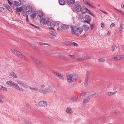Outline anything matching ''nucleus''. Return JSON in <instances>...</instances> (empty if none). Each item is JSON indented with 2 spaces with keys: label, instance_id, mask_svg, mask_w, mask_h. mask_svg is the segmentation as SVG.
I'll list each match as a JSON object with an SVG mask.
<instances>
[{
  "label": "nucleus",
  "instance_id": "obj_1",
  "mask_svg": "<svg viewBox=\"0 0 124 124\" xmlns=\"http://www.w3.org/2000/svg\"><path fill=\"white\" fill-rule=\"evenodd\" d=\"M45 85L42 84L41 88L39 90V92L43 94H45L48 93H52L53 92V90L52 86H49L44 88Z\"/></svg>",
  "mask_w": 124,
  "mask_h": 124
},
{
  "label": "nucleus",
  "instance_id": "obj_2",
  "mask_svg": "<svg viewBox=\"0 0 124 124\" xmlns=\"http://www.w3.org/2000/svg\"><path fill=\"white\" fill-rule=\"evenodd\" d=\"M17 83H15L13 86H14L15 89L19 91L21 93L23 92L24 91V90L21 88L20 87L18 84L22 85L24 88H27L28 86L26 85L22 82L18 81L17 82Z\"/></svg>",
  "mask_w": 124,
  "mask_h": 124
},
{
  "label": "nucleus",
  "instance_id": "obj_3",
  "mask_svg": "<svg viewBox=\"0 0 124 124\" xmlns=\"http://www.w3.org/2000/svg\"><path fill=\"white\" fill-rule=\"evenodd\" d=\"M83 31L82 28L80 27H73L71 28V33L78 36L81 34Z\"/></svg>",
  "mask_w": 124,
  "mask_h": 124
},
{
  "label": "nucleus",
  "instance_id": "obj_4",
  "mask_svg": "<svg viewBox=\"0 0 124 124\" xmlns=\"http://www.w3.org/2000/svg\"><path fill=\"white\" fill-rule=\"evenodd\" d=\"M68 82L69 83L75 82L78 79V76L75 75H69L67 76Z\"/></svg>",
  "mask_w": 124,
  "mask_h": 124
},
{
  "label": "nucleus",
  "instance_id": "obj_5",
  "mask_svg": "<svg viewBox=\"0 0 124 124\" xmlns=\"http://www.w3.org/2000/svg\"><path fill=\"white\" fill-rule=\"evenodd\" d=\"M81 3L79 2H78L75 5V9L76 11L78 12H79L82 10V7Z\"/></svg>",
  "mask_w": 124,
  "mask_h": 124
},
{
  "label": "nucleus",
  "instance_id": "obj_6",
  "mask_svg": "<svg viewBox=\"0 0 124 124\" xmlns=\"http://www.w3.org/2000/svg\"><path fill=\"white\" fill-rule=\"evenodd\" d=\"M11 50L12 53L16 55L20 58H22L23 57V55L22 54L19 52L15 50L13 48L11 49Z\"/></svg>",
  "mask_w": 124,
  "mask_h": 124
},
{
  "label": "nucleus",
  "instance_id": "obj_7",
  "mask_svg": "<svg viewBox=\"0 0 124 124\" xmlns=\"http://www.w3.org/2000/svg\"><path fill=\"white\" fill-rule=\"evenodd\" d=\"M93 97V95H90L85 98L83 100V102L84 104H86Z\"/></svg>",
  "mask_w": 124,
  "mask_h": 124
},
{
  "label": "nucleus",
  "instance_id": "obj_8",
  "mask_svg": "<svg viewBox=\"0 0 124 124\" xmlns=\"http://www.w3.org/2000/svg\"><path fill=\"white\" fill-rule=\"evenodd\" d=\"M85 20L84 21V22H86L90 24V22L91 20L90 16L88 15H87L85 16Z\"/></svg>",
  "mask_w": 124,
  "mask_h": 124
},
{
  "label": "nucleus",
  "instance_id": "obj_9",
  "mask_svg": "<svg viewBox=\"0 0 124 124\" xmlns=\"http://www.w3.org/2000/svg\"><path fill=\"white\" fill-rule=\"evenodd\" d=\"M66 112L69 115H71L73 112L72 109L69 107H67L66 110Z\"/></svg>",
  "mask_w": 124,
  "mask_h": 124
},
{
  "label": "nucleus",
  "instance_id": "obj_10",
  "mask_svg": "<svg viewBox=\"0 0 124 124\" xmlns=\"http://www.w3.org/2000/svg\"><path fill=\"white\" fill-rule=\"evenodd\" d=\"M31 59L32 60L37 64L39 66H41L42 65V64L39 61L36 60L35 58L32 57H31Z\"/></svg>",
  "mask_w": 124,
  "mask_h": 124
},
{
  "label": "nucleus",
  "instance_id": "obj_11",
  "mask_svg": "<svg viewBox=\"0 0 124 124\" xmlns=\"http://www.w3.org/2000/svg\"><path fill=\"white\" fill-rule=\"evenodd\" d=\"M78 96L73 97L70 99L69 101L71 102L76 101L78 99Z\"/></svg>",
  "mask_w": 124,
  "mask_h": 124
},
{
  "label": "nucleus",
  "instance_id": "obj_12",
  "mask_svg": "<svg viewBox=\"0 0 124 124\" xmlns=\"http://www.w3.org/2000/svg\"><path fill=\"white\" fill-rule=\"evenodd\" d=\"M80 11L83 14H84L86 13H88L89 12V10L86 8H82V10Z\"/></svg>",
  "mask_w": 124,
  "mask_h": 124
},
{
  "label": "nucleus",
  "instance_id": "obj_13",
  "mask_svg": "<svg viewBox=\"0 0 124 124\" xmlns=\"http://www.w3.org/2000/svg\"><path fill=\"white\" fill-rule=\"evenodd\" d=\"M39 105L41 106H45L47 105V103L45 101H41L39 102Z\"/></svg>",
  "mask_w": 124,
  "mask_h": 124
},
{
  "label": "nucleus",
  "instance_id": "obj_14",
  "mask_svg": "<svg viewBox=\"0 0 124 124\" xmlns=\"http://www.w3.org/2000/svg\"><path fill=\"white\" fill-rule=\"evenodd\" d=\"M49 23L50 26L51 27H54L55 26L57 25L56 22L52 21L51 22H49Z\"/></svg>",
  "mask_w": 124,
  "mask_h": 124
},
{
  "label": "nucleus",
  "instance_id": "obj_15",
  "mask_svg": "<svg viewBox=\"0 0 124 124\" xmlns=\"http://www.w3.org/2000/svg\"><path fill=\"white\" fill-rule=\"evenodd\" d=\"M62 30H64L67 31H68L69 28V27L68 25L64 24L62 25Z\"/></svg>",
  "mask_w": 124,
  "mask_h": 124
},
{
  "label": "nucleus",
  "instance_id": "obj_16",
  "mask_svg": "<svg viewBox=\"0 0 124 124\" xmlns=\"http://www.w3.org/2000/svg\"><path fill=\"white\" fill-rule=\"evenodd\" d=\"M89 28V26L87 25H83L82 28L85 31H87L88 30Z\"/></svg>",
  "mask_w": 124,
  "mask_h": 124
},
{
  "label": "nucleus",
  "instance_id": "obj_17",
  "mask_svg": "<svg viewBox=\"0 0 124 124\" xmlns=\"http://www.w3.org/2000/svg\"><path fill=\"white\" fill-rule=\"evenodd\" d=\"M22 11L23 12H26L27 7L25 6H23L21 7Z\"/></svg>",
  "mask_w": 124,
  "mask_h": 124
},
{
  "label": "nucleus",
  "instance_id": "obj_18",
  "mask_svg": "<svg viewBox=\"0 0 124 124\" xmlns=\"http://www.w3.org/2000/svg\"><path fill=\"white\" fill-rule=\"evenodd\" d=\"M75 2V0H68L67 4L69 5L73 4Z\"/></svg>",
  "mask_w": 124,
  "mask_h": 124
},
{
  "label": "nucleus",
  "instance_id": "obj_19",
  "mask_svg": "<svg viewBox=\"0 0 124 124\" xmlns=\"http://www.w3.org/2000/svg\"><path fill=\"white\" fill-rule=\"evenodd\" d=\"M6 84L10 86H14L15 82L11 81H8L6 82Z\"/></svg>",
  "mask_w": 124,
  "mask_h": 124
},
{
  "label": "nucleus",
  "instance_id": "obj_20",
  "mask_svg": "<svg viewBox=\"0 0 124 124\" xmlns=\"http://www.w3.org/2000/svg\"><path fill=\"white\" fill-rule=\"evenodd\" d=\"M43 23L46 24H48V23H49V21L46 18L44 19L43 20Z\"/></svg>",
  "mask_w": 124,
  "mask_h": 124
},
{
  "label": "nucleus",
  "instance_id": "obj_21",
  "mask_svg": "<svg viewBox=\"0 0 124 124\" xmlns=\"http://www.w3.org/2000/svg\"><path fill=\"white\" fill-rule=\"evenodd\" d=\"M56 75L58 76V77L61 79H64V78L65 77L63 75H62L58 73H56Z\"/></svg>",
  "mask_w": 124,
  "mask_h": 124
},
{
  "label": "nucleus",
  "instance_id": "obj_22",
  "mask_svg": "<svg viewBox=\"0 0 124 124\" xmlns=\"http://www.w3.org/2000/svg\"><path fill=\"white\" fill-rule=\"evenodd\" d=\"M115 60L118 61V60H120V58L119 56V55L117 56H116L114 57V58H112L111 59V60Z\"/></svg>",
  "mask_w": 124,
  "mask_h": 124
},
{
  "label": "nucleus",
  "instance_id": "obj_23",
  "mask_svg": "<svg viewBox=\"0 0 124 124\" xmlns=\"http://www.w3.org/2000/svg\"><path fill=\"white\" fill-rule=\"evenodd\" d=\"M59 3L60 5H64L66 3V2L64 0H60Z\"/></svg>",
  "mask_w": 124,
  "mask_h": 124
},
{
  "label": "nucleus",
  "instance_id": "obj_24",
  "mask_svg": "<svg viewBox=\"0 0 124 124\" xmlns=\"http://www.w3.org/2000/svg\"><path fill=\"white\" fill-rule=\"evenodd\" d=\"M27 8L26 12H29L32 11V8L31 7H28Z\"/></svg>",
  "mask_w": 124,
  "mask_h": 124
},
{
  "label": "nucleus",
  "instance_id": "obj_25",
  "mask_svg": "<svg viewBox=\"0 0 124 124\" xmlns=\"http://www.w3.org/2000/svg\"><path fill=\"white\" fill-rule=\"evenodd\" d=\"M86 94V93L85 92L82 93L81 94V95L79 96V98H81L84 96H85Z\"/></svg>",
  "mask_w": 124,
  "mask_h": 124
},
{
  "label": "nucleus",
  "instance_id": "obj_26",
  "mask_svg": "<svg viewBox=\"0 0 124 124\" xmlns=\"http://www.w3.org/2000/svg\"><path fill=\"white\" fill-rule=\"evenodd\" d=\"M88 77H86V78L85 79V86H86L88 83Z\"/></svg>",
  "mask_w": 124,
  "mask_h": 124
},
{
  "label": "nucleus",
  "instance_id": "obj_27",
  "mask_svg": "<svg viewBox=\"0 0 124 124\" xmlns=\"http://www.w3.org/2000/svg\"><path fill=\"white\" fill-rule=\"evenodd\" d=\"M0 89L1 90H3V91H8V90L7 88L3 86H1V87L0 88Z\"/></svg>",
  "mask_w": 124,
  "mask_h": 124
},
{
  "label": "nucleus",
  "instance_id": "obj_28",
  "mask_svg": "<svg viewBox=\"0 0 124 124\" xmlns=\"http://www.w3.org/2000/svg\"><path fill=\"white\" fill-rule=\"evenodd\" d=\"M11 76L14 78H17V77L16 75V74L13 72H12L11 73Z\"/></svg>",
  "mask_w": 124,
  "mask_h": 124
},
{
  "label": "nucleus",
  "instance_id": "obj_29",
  "mask_svg": "<svg viewBox=\"0 0 124 124\" xmlns=\"http://www.w3.org/2000/svg\"><path fill=\"white\" fill-rule=\"evenodd\" d=\"M32 14L31 16L32 17L34 18L35 17L36 15V13H35L34 12H32Z\"/></svg>",
  "mask_w": 124,
  "mask_h": 124
},
{
  "label": "nucleus",
  "instance_id": "obj_30",
  "mask_svg": "<svg viewBox=\"0 0 124 124\" xmlns=\"http://www.w3.org/2000/svg\"><path fill=\"white\" fill-rule=\"evenodd\" d=\"M49 33L51 35L53 36H56V33L52 31H50L49 32Z\"/></svg>",
  "mask_w": 124,
  "mask_h": 124
},
{
  "label": "nucleus",
  "instance_id": "obj_31",
  "mask_svg": "<svg viewBox=\"0 0 124 124\" xmlns=\"http://www.w3.org/2000/svg\"><path fill=\"white\" fill-rule=\"evenodd\" d=\"M116 47L114 45H113L112 47V51H114L116 49Z\"/></svg>",
  "mask_w": 124,
  "mask_h": 124
},
{
  "label": "nucleus",
  "instance_id": "obj_32",
  "mask_svg": "<svg viewBox=\"0 0 124 124\" xmlns=\"http://www.w3.org/2000/svg\"><path fill=\"white\" fill-rule=\"evenodd\" d=\"M13 3H14V5L13 6H19V4H18L19 3L17 2L16 1H14Z\"/></svg>",
  "mask_w": 124,
  "mask_h": 124
},
{
  "label": "nucleus",
  "instance_id": "obj_33",
  "mask_svg": "<svg viewBox=\"0 0 124 124\" xmlns=\"http://www.w3.org/2000/svg\"><path fill=\"white\" fill-rule=\"evenodd\" d=\"M115 93H113L111 92H108L107 93V94L108 96H110L113 95Z\"/></svg>",
  "mask_w": 124,
  "mask_h": 124
},
{
  "label": "nucleus",
  "instance_id": "obj_34",
  "mask_svg": "<svg viewBox=\"0 0 124 124\" xmlns=\"http://www.w3.org/2000/svg\"><path fill=\"white\" fill-rule=\"evenodd\" d=\"M57 30L58 31H62V25L61 26H58L57 28Z\"/></svg>",
  "mask_w": 124,
  "mask_h": 124
},
{
  "label": "nucleus",
  "instance_id": "obj_35",
  "mask_svg": "<svg viewBox=\"0 0 124 124\" xmlns=\"http://www.w3.org/2000/svg\"><path fill=\"white\" fill-rule=\"evenodd\" d=\"M83 58V59H84V60L87 59H88L90 58H91V56H86L84 57Z\"/></svg>",
  "mask_w": 124,
  "mask_h": 124
},
{
  "label": "nucleus",
  "instance_id": "obj_36",
  "mask_svg": "<svg viewBox=\"0 0 124 124\" xmlns=\"http://www.w3.org/2000/svg\"><path fill=\"white\" fill-rule=\"evenodd\" d=\"M72 43L68 41L66 42V44L69 46H72Z\"/></svg>",
  "mask_w": 124,
  "mask_h": 124
},
{
  "label": "nucleus",
  "instance_id": "obj_37",
  "mask_svg": "<svg viewBox=\"0 0 124 124\" xmlns=\"http://www.w3.org/2000/svg\"><path fill=\"white\" fill-rule=\"evenodd\" d=\"M83 1L85 4H87L88 6H89V5L90 4L88 2V1L87 0H84Z\"/></svg>",
  "mask_w": 124,
  "mask_h": 124
},
{
  "label": "nucleus",
  "instance_id": "obj_38",
  "mask_svg": "<svg viewBox=\"0 0 124 124\" xmlns=\"http://www.w3.org/2000/svg\"><path fill=\"white\" fill-rule=\"evenodd\" d=\"M106 61L105 60L103 59V58H101L99 59H98V62H104L105 61Z\"/></svg>",
  "mask_w": 124,
  "mask_h": 124
},
{
  "label": "nucleus",
  "instance_id": "obj_39",
  "mask_svg": "<svg viewBox=\"0 0 124 124\" xmlns=\"http://www.w3.org/2000/svg\"><path fill=\"white\" fill-rule=\"evenodd\" d=\"M6 10V9L2 7H0V11L3 12V11L4 10V11L5 10Z\"/></svg>",
  "mask_w": 124,
  "mask_h": 124
},
{
  "label": "nucleus",
  "instance_id": "obj_40",
  "mask_svg": "<svg viewBox=\"0 0 124 124\" xmlns=\"http://www.w3.org/2000/svg\"><path fill=\"white\" fill-rule=\"evenodd\" d=\"M44 53L47 56H48L49 55V52L46 50H45L44 51Z\"/></svg>",
  "mask_w": 124,
  "mask_h": 124
},
{
  "label": "nucleus",
  "instance_id": "obj_41",
  "mask_svg": "<svg viewBox=\"0 0 124 124\" xmlns=\"http://www.w3.org/2000/svg\"><path fill=\"white\" fill-rule=\"evenodd\" d=\"M16 11L19 12L22 11L21 7L19 8H17L16 9Z\"/></svg>",
  "mask_w": 124,
  "mask_h": 124
},
{
  "label": "nucleus",
  "instance_id": "obj_42",
  "mask_svg": "<svg viewBox=\"0 0 124 124\" xmlns=\"http://www.w3.org/2000/svg\"><path fill=\"white\" fill-rule=\"evenodd\" d=\"M89 6L91 8H96V7L94 6L91 4H90Z\"/></svg>",
  "mask_w": 124,
  "mask_h": 124
},
{
  "label": "nucleus",
  "instance_id": "obj_43",
  "mask_svg": "<svg viewBox=\"0 0 124 124\" xmlns=\"http://www.w3.org/2000/svg\"><path fill=\"white\" fill-rule=\"evenodd\" d=\"M122 30L123 28L122 27L121 25L120 24L119 27V31L121 32H123Z\"/></svg>",
  "mask_w": 124,
  "mask_h": 124
},
{
  "label": "nucleus",
  "instance_id": "obj_44",
  "mask_svg": "<svg viewBox=\"0 0 124 124\" xmlns=\"http://www.w3.org/2000/svg\"><path fill=\"white\" fill-rule=\"evenodd\" d=\"M91 95H93V96H94L95 97H97L98 96V94L97 93H95L94 94H91Z\"/></svg>",
  "mask_w": 124,
  "mask_h": 124
},
{
  "label": "nucleus",
  "instance_id": "obj_45",
  "mask_svg": "<svg viewBox=\"0 0 124 124\" xmlns=\"http://www.w3.org/2000/svg\"><path fill=\"white\" fill-rule=\"evenodd\" d=\"M78 44H77V43H75L74 42H73L72 43V46H78Z\"/></svg>",
  "mask_w": 124,
  "mask_h": 124
},
{
  "label": "nucleus",
  "instance_id": "obj_46",
  "mask_svg": "<svg viewBox=\"0 0 124 124\" xmlns=\"http://www.w3.org/2000/svg\"><path fill=\"white\" fill-rule=\"evenodd\" d=\"M104 25H105V24H104V23H101V27L103 28H105Z\"/></svg>",
  "mask_w": 124,
  "mask_h": 124
},
{
  "label": "nucleus",
  "instance_id": "obj_47",
  "mask_svg": "<svg viewBox=\"0 0 124 124\" xmlns=\"http://www.w3.org/2000/svg\"><path fill=\"white\" fill-rule=\"evenodd\" d=\"M42 17V16L40 15H39L37 16V18L38 19H40Z\"/></svg>",
  "mask_w": 124,
  "mask_h": 124
},
{
  "label": "nucleus",
  "instance_id": "obj_48",
  "mask_svg": "<svg viewBox=\"0 0 124 124\" xmlns=\"http://www.w3.org/2000/svg\"><path fill=\"white\" fill-rule=\"evenodd\" d=\"M94 24H93L90 25V26L91 29H92L94 28Z\"/></svg>",
  "mask_w": 124,
  "mask_h": 124
},
{
  "label": "nucleus",
  "instance_id": "obj_49",
  "mask_svg": "<svg viewBox=\"0 0 124 124\" xmlns=\"http://www.w3.org/2000/svg\"><path fill=\"white\" fill-rule=\"evenodd\" d=\"M110 27H115V25L114 23H112L110 25Z\"/></svg>",
  "mask_w": 124,
  "mask_h": 124
},
{
  "label": "nucleus",
  "instance_id": "obj_50",
  "mask_svg": "<svg viewBox=\"0 0 124 124\" xmlns=\"http://www.w3.org/2000/svg\"><path fill=\"white\" fill-rule=\"evenodd\" d=\"M87 14H90L91 15V16H92L93 17L94 16V15H93V13H92L90 11H89V12Z\"/></svg>",
  "mask_w": 124,
  "mask_h": 124
},
{
  "label": "nucleus",
  "instance_id": "obj_51",
  "mask_svg": "<svg viewBox=\"0 0 124 124\" xmlns=\"http://www.w3.org/2000/svg\"><path fill=\"white\" fill-rule=\"evenodd\" d=\"M26 20L27 22L29 23V20L28 18L27 15L26 16Z\"/></svg>",
  "mask_w": 124,
  "mask_h": 124
},
{
  "label": "nucleus",
  "instance_id": "obj_52",
  "mask_svg": "<svg viewBox=\"0 0 124 124\" xmlns=\"http://www.w3.org/2000/svg\"><path fill=\"white\" fill-rule=\"evenodd\" d=\"M30 24L31 25H32V26H33L35 28H37V29H39V27H37V26L34 25L33 24H30Z\"/></svg>",
  "mask_w": 124,
  "mask_h": 124
},
{
  "label": "nucleus",
  "instance_id": "obj_53",
  "mask_svg": "<svg viewBox=\"0 0 124 124\" xmlns=\"http://www.w3.org/2000/svg\"><path fill=\"white\" fill-rule=\"evenodd\" d=\"M118 12L120 13L121 14L124 16V12L120 10H118Z\"/></svg>",
  "mask_w": 124,
  "mask_h": 124
},
{
  "label": "nucleus",
  "instance_id": "obj_54",
  "mask_svg": "<svg viewBox=\"0 0 124 124\" xmlns=\"http://www.w3.org/2000/svg\"><path fill=\"white\" fill-rule=\"evenodd\" d=\"M77 61H82L84 60V59H83V58H79L77 59Z\"/></svg>",
  "mask_w": 124,
  "mask_h": 124
},
{
  "label": "nucleus",
  "instance_id": "obj_55",
  "mask_svg": "<svg viewBox=\"0 0 124 124\" xmlns=\"http://www.w3.org/2000/svg\"><path fill=\"white\" fill-rule=\"evenodd\" d=\"M120 60L123 59L124 58V56L123 55H119Z\"/></svg>",
  "mask_w": 124,
  "mask_h": 124
},
{
  "label": "nucleus",
  "instance_id": "obj_56",
  "mask_svg": "<svg viewBox=\"0 0 124 124\" xmlns=\"http://www.w3.org/2000/svg\"><path fill=\"white\" fill-rule=\"evenodd\" d=\"M38 90V89L37 88H33L32 90L35 91H37Z\"/></svg>",
  "mask_w": 124,
  "mask_h": 124
},
{
  "label": "nucleus",
  "instance_id": "obj_57",
  "mask_svg": "<svg viewBox=\"0 0 124 124\" xmlns=\"http://www.w3.org/2000/svg\"><path fill=\"white\" fill-rule=\"evenodd\" d=\"M4 6L6 8L8 9V8L10 7L8 5L6 4Z\"/></svg>",
  "mask_w": 124,
  "mask_h": 124
},
{
  "label": "nucleus",
  "instance_id": "obj_58",
  "mask_svg": "<svg viewBox=\"0 0 124 124\" xmlns=\"http://www.w3.org/2000/svg\"><path fill=\"white\" fill-rule=\"evenodd\" d=\"M8 10L10 12H12V11L11 8L10 7L8 9Z\"/></svg>",
  "mask_w": 124,
  "mask_h": 124
},
{
  "label": "nucleus",
  "instance_id": "obj_59",
  "mask_svg": "<svg viewBox=\"0 0 124 124\" xmlns=\"http://www.w3.org/2000/svg\"><path fill=\"white\" fill-rule=\"evenodd\" d=\"M89 73V72L88 71H87L86 72V77H88V74Z\"/></svg>",
  "mask_w": 124,
  "mask_h": 124
},
{
  "label": "nucleus",
  "instance_id": "obj_60",
  "mask_svg": "<svg viewBox=\"0 0 124 124\" xmlns=\"http://www.w3.org/2000/svg\"><path fill=\"white\" fill-rule=\"evenodd\" d=\"M39 44L43 45H44V43H41V42H39L38 43Z\"/></svg>",
  "mask_w": 124,
  "mask_h": 124
},
{
  "label": "nucleus",
  "instance_id": "obj_61",
  "mask_svg": "<svg viewBox=\"0 0 124 124\" xmlns=\"http://www.w3.org/2000/svg\"><path fill=\"white\" fill-rule=\"evenodd\" d=\"M110 33L109 32V31H108V32L107 33V34L108 35H110Z\"/></svg>",
  "mask_w": 124,
  "mask_h": 124
},
{
  "label": "nucleus",
  "instance_id": "obj_62",
  "mask_svg": "<svg viewBox=\"0 0 124 124\" xmlns=\"http://www.w3.org/2000/svg\"><path fill=\"white\" fill-rule=\"evenodd\" d=\"M44 45H47V46H49L50 45L49 44H48L46 43H44Z\"/></svg>",
  "mask_w": 124,
  "mask_h": 124
},
{
  "label": "nucleus",
  "instance_id": "obj_63",
  "mask_svg": "<svg viewBox=\"0 0 124 124\" xmlns=\"http://www.w3.org/2000/svg\"><path fill=\"white\" fill-rule=\"evenodd\" d=\"M69 56L71 57H73L74 56V55H69Z\"/></svg>",
  "mask_w": 124,
  "mask_h": 124
},
{
  "label": "nucleus",
  "instance_id": "obj_64",
  "mask_svg": "<svg viewBox=\"0 0 124 124\" xmlns=\"http://www.w3.org/2000/svg\"><path fill=\"white\" fill-rule=\"evenodd\" d=\"M121 7L122 8H124V5L123 4H122L121 5Z\"/></svg>",
  "mask_w": 124,
  "mask_h": 124
}]
</instances>
